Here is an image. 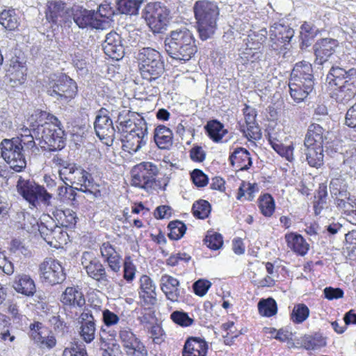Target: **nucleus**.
Wrapping results in <instances>:
<instances>
[{
  "mask_svg": "<svg viewBox=\"0 0 356 356\" xmlns=\"http://www.w3.org/2000/svg\"><path fill=\"white\" fill-rule=\"evenodd\" d=\"M325 84L334 90L332 97L338 103H348L356 95V68L347 70L333 65L327 74Z\"/></svg>",
  "mask_w": 356,
  "mask_h": 356,
  "instance_id": "nucleus-1",
  "label": "nucleus"
},
{
  "mask_svg": "<svg viewBox=\"0 0 356 356\" xmlns=\"http://www.w3.org/2000/svg\"><path fill=\"white\" fill-rule=\"evenodd\" d=\"M165 49L172 58L188 61L197 51L193 33L186 27L171 31L164 40Z\"/></svg>",
  "mask_w": 356,
  "mask_h": 356,
  "instance_id": "nucleus-2",
  "label": "nucleus"
},
{
  "mask_svg": "<svg viewBox=\"0 0 356 356\" xmlns=\"http://www.w3.org/2000/svg\"><path fill=\"white\" fill-rule=\"evenodd\" d=\"M59 175L63 181L67 180L72 184L80 186V188L76 187V189L86 193L90 202L102 197L99 184L95 183L92 175L81 166L67 164V166L59 170Z\"/></svg>",
  "mask_w": 356,
  "mask_h": 356,
  "instance_id": "nucleus-3",
  "label": "nucleus"
},
{
  "mask_svg": "<svg viewBox=\"0 0 356 356\" xmlns=\"http://www.w3.org/2000/svg\"><path fill=\"white\" fill-rule=\"evenodd\" d=\"M193 11L200 38L202 40H207L216 30L219 8L215 1L199 0L194 3Z\"/></svg>",
  "mask_w": 356,
  "mask_h": 356,
  "instance_id": "nucleus-4",
  "label": "nucleus"
},
{
  "mask_svg": "<svg viewBox=\"0 0 356 356\" xmlns=\"http://www.w3.org/2000/svg\"><path fill=\"white\" fill-rule=\"evenodd\" d=\"M60 125V121L54 124L45 122L43 125L40 124L32 129L35 139L40 140L42 148L56 152L65 147L64 130Z\"/></svg>",
  "mask_w": 356,
  "mask_h": 356,
  "instance_id": "nucleus-5",
  "label": "nucleus"
},
{
  "mask_svg": "<svg viewBox=\"0 0 356 356\" xmlns=\"http://www.w3.org/2000/svg\"><path fill=\"white\" fill-rule=\"evenodd\" d=\"M140 72L143 79L152 82L164 72V63L161 54L150 47L141 49L138 54Z\"/></svg>",
  "mask_w": 356,
  "mask_h": 356,
  "instance_id": "nucleus-6",
  "label": "nucleus"
},
{
  "mask_svg": "<svg viewBox=\"0 0 356 356\" xmlns=\"http://www.w3.org/2000/svg\"><path fill=\"white\" fill-rule=\"evenodd\" d=\"M76 83L65 74L50 78L47 87V94L62 103H67L77 94Z\"/></svg>",
  "mask_w": 356,
  "mask_h": 356,
  "instance_id": "nucleus-7",
  "label": "nucleus"
},
{
  "mask_svg": "<svg viewBox=\"0 0 356 356\" xmlns=\"http://www.w3.org/2000/svg\"><path fill=\"white\" fill-rule=\"evenodd\" d=\"M159 168L151 162H142L135 165L131 171V184L147 192L156 190L159 182L156 180Z\"/></svg>",
  "mask_w": 356,
  "mask_h": 356,
  "instance_id": "nucleus-8",
  "label": "nucleus"
},
{
  "mask_svg": "<svg viewBox=\"0 0 356 356\" xmlns=\"http://www.w3.org/2000/svg\"><path fill=\"white\" fill-rule=\"evenodd\" d=\"M2 158L16 172H21L26 166L24 149L18 138L3 139L0 143Z\"/></svg>",
  "mask_w": 356,
  "mask_h": 356,
  "instance_id": "nucleus-9",
  "label": "nucleus"
},
{
  "mask_svg": "<svg viewBox=\"0 0 356 356\" xmlns=\"http://www.w3.org/2000/svg\"><path fill=\"white\" fill-rule=\"evenodd\" d=\"M169 15L170 10L161 2L147 3L143 13L147 25L154 33H161L165 29Z\"/></svg>",
  "mask_w": 356,
  "mask_h": 356,
  "instance_id": "nucleus-10",
  "label": "nucleus"
},
{
  "mask_svg": "<svg viewBox=\"0 0 356 356\" xmlns=\"http://www.w3.org/2000/svg\"><path fill=\"white\" fill-rule=\"evenodd\" d=\"M18 193L30 204L35 205L40 200L44 204H49L51 195L47 191L44 187L36 185L29 180H25L21 177L17 182Z\"/></svg>",
  "mask_w": 356,
  "mask_h": 356,
  "instance_id": "nucleus-11",
  "label": "nucleus"
},
{
  "mask_svg": "<svg viewBox=\"0 0 356 356\" xmlns=\"http://www.w3.org/2000/svg\"><path fill=\"white\" fill-rule=\"evenodd\" d=\"M42 282L51 286L62 283L66 278L60 264L52 258H46L39 266Z\"/></svg>",
  "mask_w": 356,
  "mask_h": 356,
  "instance_id": "nucleus-12",
  "label": "nucleus"
},
{
  "mask_svg": "<svg viewBox=\"0 0 356 356\" xmlns=\"http://www.w3.org/2000/svg\"><path fill=\"white\" fill-rule=\"evenodd\" d=\"M81 264L89 277L95 280L102 285H108L109 279L106 269L101 261L93 257L92 253L89 252H83L81 257Z\"/></svg>",
  "mask_w": 356,
  "mask_h": 356,
  "instance_id": "nucleus-13",
  "label": "nucleus"
},
{
  "mask_svg": "<svg viewBox=\"0 0 356 356\" xmlns=\"http://www.w3.org/2000/svg\"><path fill=\"white\" fill-rule=\"evenodd\" d=\"M270 47L273 50L286 49L291 38L294 35V30L289 26L275 23L270 28Z\"/></svg>",
  "mask_w": 356,
  "mask_h": 356,
  "instance_id": "nucleus-14",
  "label": "nucleus"
},
{
  "mask_svg": "<svg viewBox=\"0 0 356 356\" xmlns=\"http://www.w3.org/2000/svg\"><path fill=\"white\" fill-rule=\"evenodd\" d=\"M73 19L80 29H105V19L97 18L95 10H76L73 13Z\"/></svg>",
  "mask_w": 356,
  "mask_h": 356,
  "instance_id": "nucleus-15",
  "label": "nucleus"
},
{
  "mask_svg": "<svg viewBox=\"0 0 356 356\" xmlns=\"http://www.w3.org/2000/svg\"><path fill=\"white\" fill-rule=\"evenodd\" d=\"M102 48L106 55L117 60L124 56V47L120 35L115 31L106 34L102 43Z\"/></svg>",
  "mask_w": 356,
  "mask_h": 356,
  "instance_id": "nucleus-16",
  "label": "nucleus"
},
{
  "mask_svg": "<svg viewBox=\"0 0 356 356\" xmlns=\"http://www.w3.org/2000/svg\"><path fill=\"white\" fill-rule=\"evenodd\" d=\"M338 46L337 40L332 38H323L316 41L313 46V51L315 55L314 63L317 65H323L335 52Z\"/></svg>",
  "mask_w": 356,
  "mask_h": 356,
  "instance_id": "nucleus-17",
  "label": "nucleus"
},
{
  "mask_svg": "<svg viewBox=\"0 0 356 356\" xmlns=\"http://www.w3.org/2000/svg\"><path fill=\"white\" fill-rule=\"evenodd\" d=\"M70 16L65 3L62 1H51L47 3L45 17L48 22L56 26L65 24Z\"/></svg>",
  "mask_w": 356,
  "mask_h": 356,
  "instance_id": "nucleus-18",
  "label": "nucleus"
},
{
  "mask_svg": "<svg viewBox=\"0 0 356 356\" xmlns=\"http://www.w3.org/2000/svg\"><path fill=\"white\" fill-rule=\"evenodd\" d=\"M243 112L245 116L246 130L243 125L241 127V131L249 140H259L261 138V133L259 126L256 122V110L245 104Z\"/></svg>",
  "mask_w": 356,
  "mask_h": 356,
  "instance_id": "nucleus-19",
  "label": "nucleus"
},
{
  "mask_svg": "<svg viewBox=\"0 0 356 356\" xmlns=\"http://www.w3.org/2000/svg\"><path fill=\"white\" fill-rule=\"evenodd\" d=\"M289 80L305 83L309 88L310 85L314 86L312 65L305 61L297 63L291 71Z\"/></svg>",
  "mask_w": 356,
  "mask_h": 356,
  "instance_id": "nucleus-20",
  "label": "nucleus"
},
{
  "mask_svg": "<svg viewBox=\"0 0 356 356\" xmlns=\"http://www.w3.org/2000/svg\"><path fill=\"white\" fill-rule=\"evenodd\" d=\"M140 284L139 296L144 305L149 307L154 305L157 302L156 286L151 278L143 275L140 279Z\"/></svg>",
  "mask_w": 356,
  "mask_h": 356,
  "instance_id": "nucleus-21",
  "label": "nucleus"
},
{
  "mask_svg": "<svg viewBox=\"0 0 356 356\" xmlns=\"http://www.w3.org/2000/svg\"><path fill=\"white\" fill-rule=\"evenodd\" d=\"M179 282L177 279L164 275L161 278V289L166 298L172 302H177L182 296V291L179 287Z\"/></svg>",
  "mask_w": 356,
  "mask_h": 356,
  "instance_id": "nucleus-22",
  "label": "nucleus"
},
{
  "mask_svg": "<svg viewBox=\"0 0 356 356\" xmlns=\"http://www.w3.org/2000/svg\"><path fill=\"white\" fill-rule=\"evenodd\" d=\"M207 350L208 345L204 339L191 337L185 341L182 356H206Z\"/></svg>",
  "mask_w": 356,
  "mask_h": 356,
  "instance_id": "nucleus-23",
  "label": "nucleus"
},
{
  "mask_svg": "<svg viewBox=\"0 0 356 356\" xmlns=\"http://www.w3.org/2000/svg\"><path fill=\"white\" fill-rule=\"evenodd\" d=\"M12 286L19 293L26 296H32L36 291L34 280L30 275L21 273L15 276Z\"/></svg>",
  "mask_w": 356,
  "mask_h": 356,
  "instance_id": "nucleus-24",
  "label": "nucleus"
},
{
  "mask_svg": "<svg viewBox=\"0 0 356 356\" xmlns=\"http://www.w3.org/2000/svg\"><path fill=\"white\" fill-rule=\"evenodd\" d=\"M94 128L99 139H106L111 143L113 142L117 129L111 118H102L99 120H95Z\"/></svg>",
  "mask_w": 356,
  "mask_h": 356,
  "instance_id": "nucleus-25",
  "label": "nucleus"
},
{
  "mask_svg": "<svg viewBox=\"0 0 356 356\" xmlns=\"http://www.w3.org/2000/svg\"><path fill=\"white\" fill-rule=\"evenodd\" d=\"M326 139L325 129L319 124L313 123L308 128L304 140V146H323L324 141Z\"/></svg>",
  "mask_w": 356,
  "mask_h": 356,
  "instance_id": "nucleus-26",
  "label": "nucleus"
},
{
  "mask_svg": "<svg viewBox=\"0 0 356 356\" xmlns=\"http://www.w3.org/2000/svg\"><path fill=\"white\" fill-rule=\"evenodd\" d=\"M139 115L138 113L127 110L119 112L115 122L117 133L120 136L128 133Z\"/></svg>",
  "mask_w": 356,
  "mask_h": 356,
  "instance_id": "nucleus-27",
  "label": "nucleus"
},
{
  "mask_svg": "<svg viewBox=\"0 0 356 356\" xmlns=\"http://www.w3.org/2000/svg\"><path fill=\"white\" fill-rule=\"evenodd\" d=\"M60 301L70 307H82L86 304L83 293L76 287H67L61 295Z\"/></svg>",
  "mask_w": 356,
  "mask_h": 356,
  "instance_id": "nucleus-28",
  "label": "nucleus"
},
{
  "mask_svg": "<svg viewBox=\"0 0 356 356\" xmlns=\"http://www.w3.org/2000/svg\"><path fill=\"white\" fill-rule=\"evenodd\" d=\"M122 149L129 153H136L147 144L148 138H141L134 134H126L120 136Z\"/></svg>",
  "mask_w": 356,
  "mask_h": 356,
  "instance_id": "nucleus-29",
  "label": "nucleus"
},
{
  "mask_svg": "<svg viewBox=\"0 0 356 356\" xmlns=\"http://www.w3.org/2000/svg\"><path fill=\"white\" fill-rule=\"evenodd\" d=\"M172 131L164 125H159L154 129V140L159 149H168L172 145Z\"/></svg>",
  "mask_w": 356,
  "mask_h": 356,
  "instance_id": "nucleus-30",
  "label": "nucleus"
},
{
  "mask_svg": "<svg viewBox=\"0 0 356 356\" xmlns=\"http://www.w3.org/2000/svg\"><path fill=\"white\" fill-rule=\"evenodd\" d=\"M229 160L232 166L236 163L241 170H247L252 164L250 152L243 147H238L231 154Z\"/></svg>",
  "mask_w": 356,
  "mask_h": 356,
  "instance_id": "nucleus-31",
  "label": "nucleus"
},
{
  "mask_svg": "<svg viewBox=\"0 0 356 356\" xmlns=\"http://www.w3.org/2000/svg\"><path fill=\"white\" fill-rule=\"evenodd\" d=\"M52 215L60 226L73 229L77 222L78 217L76 212L70 209L64 210L56 209Z\"/></svg>",
  "mask_w": 356,
  "mask_h": 356,
  "instance_id": "nucleus-32",
  "label": "nucleus"
},
{
  "mask_svg": "<svg viewBox=\"0 0 356 356\" xmlns=\"http://www.w3.org/2000/svg\"><path fill=\"white\" fill-rule=\"evenodd\" d=\"M314 86V85H310L309 88L306 86L305 83H302L291 80L289 81L290 95L297 103L304 101L312 92Z\"/></svg>",
  "mask_w": 356,
  "mask_h": 356,
  "instance_id": "nucleus-33",
  "label": "nucleus"
},
{
  "mask_svg": "<svg viewBox=\"0 0 356 356\" xmlns=\"http://www.w3.org/2000/svg\"><path fill=\"white\" fill-rule=\"evenodd\" d=\"M205 132L210 139L215 143L221 142L222 138L228 133L224 128V124L218 120H211L204 127Z\"/></svg>",
  "mask_w": 356,
  "mask_h": 356,
  "instance_id": "nucleus-34",
  "label": "nucleus"
},
{
  "mask_svg": "<svg viewBox=\"0 0 356 356\" xmlns=\"http://www.w3.org/2000/svg\"><path fill=\"white\" fill-rule=\"evenodd\" d=\"M318 33L319 30L316 26L307 22H304L300 26V49L305 50L311 46L314 38Z\"/></svg>",
  "mask_w": 356,
  "mask_h": 356,
  "instance_id": "nucleus-35",
  "label": "nucleus"
},
{
  "mask_svg": "<svg viewBox=\"0 0 356 356\" xmlns=\"http://www.w3.org/2000/svg\"><path fill=\"white\" fill-rule=\"evenodd\" d=\"M323 146H304L302 149L306 156L308 164L312 167L318 168L323 164Z\"/></svg>",
  "mask_w": 356,
  "mask_h": 356,
  "instance_id": "nucleus-36",
  "label": "nucleus"
},
{
  "mask_svg": "<svg viewBox=\"0 0 356 356\" xmlns=\"http://www.w3.org/2000/svg\"><path fill=\"white\" fill-rule=\"evenodd\" d=\"M330 191L332 197L334 199V204L337 200L346 198L350 193L348 191V185L344 179L337 177L332 179L330 182Z\"/></svg>",
  "mask_w": 356,
  "mask_h": 356,
  "instance_id": "nucleus-37",
  "label": "nucleus"
},
{
  "mask_svg": "<svg viewBox=\"0 0 356 356\" xmlns=\"http://www.w3.org/2000/svg\"><path fill=\"white\" fill-rule=\"evenodd\" d=\"M285 238L289 248L296 253L305 255L307 252L309 245L301 235L291 233L286 234Z\"/></svg>",
  "mask_w": 356,
  "mask_h": 356,
  "instance_id": "nucleus-38",
  "label": "nucleus"
},
{
  "mask_svg": "<svg viewBox=\"0 0 356 356\" xmlns=\"http://www.w3.org/2000/svg\"><path fill=\"white\" fill-rule=\"evenodd\" d=\"M0 24L7 30L15 31L19 25V17L14 9L3 10L0 13Z\"/></svg>",
  "mask_w": 356,
  "mask_h": 356,
  "instance_id": "nucleus-39",
  "label": "nucleus"
},
{
  "mask_svg": "<svg viewBox=\"0 0 356 356\" xmlns=\"http://www.w3.org/2000/svg\"><path fill=\"white\" fill-rule=\"evenodd\" d=\"M297 343L306 350H314L325 346L326 342L320 334H315L314 335H305L297 341Z\"/></svg>",
  "mask_w": 356,
  "mask_h": 356,
  "instance_id": "nucleus-40",
  "label": "nucleus"
},
{
  "mask_svg": "<svg viewBox=\"0 0 356 356\" xmlns=\"http://www.w3.org/2000/svg\"><path fill=\"white\" fill-rule=\"evenodd\" d=\"M145 0H117V8L122 14H138L141 3Z\"/></svg>",
  "mask_w": 356,
  "mask_h": 356,
  "instance_id": "nucleus-41",
  "label": "nucleus"
},
{
  "mask_svg": "<svg viewBox=\"0 0 356 356\" xmlns=\"http://www.w3.org/2000/svg\"><path fill=\"white\" fill-rule=\"evenodd\" d=\"M268 141L273 149L281 156L286 158L289 161L293 159V146L292 145L285 146L271 136H269Z\"/></svg>",
  "mask_w": 356,
  "mask_h": 356,
  "instance_id": "nucleus-42",
  "label": "nucleus"
},
{
  "mask_svg": "<svg viewBox=\"0 0 356 356\" xmlns=\"http://www.w3.org/2000/svg\"><path fill=\"white\" fill-rule=\"evenodd\" d=\"M327 196V186L325 184H319L316 194L314 195V209L316 215H319L326 204Z\"/></svg>",
  "mask_w": 356,
  "mask_h": 356,
  "instance_id": "nucleus-43",
  "label": "nucleus"
},
{
  "mask_svg": "<svg viewBox=\"0 0 356 356\" xmlns=\"http://www.w3.org/2000/svg\"><path fill=\"white\" fill-rule=\"evenodd\" d=\"M335 205L339 210L343 212L346 216H351L356 211V198L350 193L346 195V198L337 200Z\"/></svg>",
  "mask_w": 356,
  "mask_h": 356,
  "instance_id": "nucleus-44",
  "label": "nucleus"
},
{
  "mask_svg": "<svg viewBox=\"0 0 356 356\" xmlns=\"http://www.w3.org/2000/svg\"><path fill=\"white\" fill-rule=\"evenodd\" d=\"M258 310L261 316H273L277 312L276 301L273 298L261 299L258 302Z\"/></svg>",
  "mask_w": 356,
  "mask_h": 356,
  "instance_id": "nucleus-45",
  "label": "nucleus"
},
{
  "mask_svg": "<svg viewBox=\"0 0 356 356\" xmlns=\"http://www.w3.org/2000/svg\"><path fill=\"white\" fill-rule=\"evenodd\" d=\"M259 207L264 216L270 217L275 208L273 197L268 193L263 195L259 199Z\"/></svg>",
  "mask_w": 356,
  "mask_h": 356,
  "instance_id": "nucleus-46",
  "label": "nucleus"
},
{
  "mask_svg": "<svg viewBox=\"0 0 356 356\" xmlns=\"http://www.w3.org/2000/svg\"><path fill=\"white\" fill-rule=\"evenodd\" d=\"M31 118L35 120L31 125L32 129L37 127L40 124L43 125L45 122L54 124L59 122L58 119L54 115L38 109L35 111V113L31 115Z\"/></svg>",
  "mask_w": 356,
  "mask_h": 356,
  "instance_id": "nucleus-47",
  "label": "nucleus"
},
{
  "mask_svg": "<svg viewBox=\"0 0 356 356\" xmlns=\"http://www.w3.org/2000/svg\"><path fill=\"white\" fill-rule=\"evenodd\" d=\"M192 211L195 217L200 219H204L207 218L211 213V207L208 201L200 200L193 204Z\"/></svg>",
  "mask_w": 356,
  "mask_h": 356,
  "instance_id": "nucleus-48",
  "label": "nucleus"
},
{
  "mask_svg": "<svg viewBox=\"0 0 356 356\" xmlns=\"http://www.w3.org/2000/svg\"><path fill=\"white\" fill-rule=\"evenodd\" d=\"M309 315V309L307 305L302 303L294 306L291 314V321L297 324L304 322Z\"/></svg>",
  "mask_w": 356,
  "mask_h": 356,
  "instance_id": "nucleus-49",
  "label": "nucleus"
},
{
  "mask_svg": "<svg viewBox=\"0 0 356 356\" xmlns=\"http://www.w3.org/2000/svg\"><path fill=\"white\" fill-rule=\"evenodd\" d=\"M38 227L41 236L50 245L52 244V241L50 239L55 238L54 235L56 232V229H60V227L55 225L53 222L49 223L41 222L40 225H38Z\"/></svg>",
  "mask_w": 356,
  "mask_h": 356,
  "instance_id": "nucleus-50",
  "label": "nucleus"
},
{
  "mask_svg": "<svg viewBox=\"0 0 356 356\" xmlns=\"http://www.w3.org/2000/svg\"><path fill=\"white\" fill-rule=\"evenodd\" d=\"M124 349L128 356H147L148 355L147 348L139 338Z\"/></svg>",
  "mask_w": 356,
  "mask_h": 356,
  "instance_id": "nucleus-51",
  "label": "nucleus"
},
{
  "mask_svg": "<svg viewBox=\"0 0 356 356\" xmlns=\"http://www.w3.org/2000/svg\"><path fill=\"white\" fill-rule=\"evenodd\" d=\"M170 229L168 237L171 240H179L186 233V226L180 220L171 221L168 226Z\"/></svg>",
  "mask_w": 356,
  "mask_h": 356,
  "instance_id": "nucleus-52",
  "label": "nucleus"
},
{
  "mask_svg": "<svg viewBox=\"0 0 356 356\" xmlns=\"http://www.w3.org/2000/svg\"><path fill=\"white\" fill-rule=\"evenodd\" d=\"M127 134H134L141 138H148V127L145 119L139 115Z\"/></svg>",
  "mask_w": 356,
  "mask_h": 356,
  "instance_id": "nucleus-53",
  "label": "nucleus"
},
{
  "mask_svg": "<svg viewBox=\"0 0 356 356\" xmlns=\"http://www.w3.org/2000/svg\"><path fill=\"white\" fill-rule=\"evenodd\" d=\"M172 321L181 327H188L191 325L194 319L190 317L188 313L183 311H175L170 314Z\"/></svg>",
  "mask_w": 356,
  "mask_h": 356,
  "instance_id": "nucleus-54",
  "label": "nucleus"
},
{
  "mask_svg": "<svg viewBox=\"0 0 356 356\" xmlns=\"http://www.w3.org/2000/svg\"><path fill=\"white\" fill-rule=\"evenodd\" d=\"M80 334L86 343H90L95 339L96 331L95 322H85L81 324Z\"/></svg>",
  "mask_w": 356,
  "mask_h": 356,
  "instance_id": "nucleus-55",
  "label": "nucleus"
},
{
  "mask_svg": "<svg viewBox=\"0 0 356 356\" xmlns=\"http://www.w3.org/2000/svg\"><path fill=\"white\" fill-rule=\"evenodd\" d=\"M204 241L208 248L214 250L220 249L223 245L222 236L217 232H208Z\"/></svg>",
  "mask_w": 356,
  "mask_h": 356,
  "instance_id": "nucleus-56",
  "label": "nucleus"
},
{
  "mask_svg": "<svg viewBox=\"0 0 356 356\" xmlns=\"http://www.w3.org/2000/svg\"><path fill=\"white\" fill-rule=\"evenodd\" d=\"M191 177L193 184L197 187H204L208 184L207 175L200 169L193 170L191 173Z\"/></svg>",
  "mask_w": 356,
  "mask_h": 356,
  "instance_id": "nucleus-57",
  "label": "nucleus"
},
{
  "mask_svg": "<svg viewBox=\"0 0 356 356\" xmlns=\"http://www.w3.org/2000/svg\"><path fill=\"white\" fill-rule=\"evenodd\" d=\"M211 286V283L209 280L200 279L193 283V289L196 295L202 297L207 293Z\"/></svg>",
  "mask_w": 356,
  "mask_h": 356,
  "instance_id": "nucleus-58",
  "label": "nucleus"
},
{
  "mask_svg": "<svg viewBox=\"0 0 356 356\" xmlns=\"http://www.w3.org/2000/svg\"><path fill=\"white\" fill-rule=\"evenodd\" d=\"M43 327V324L39 321H34L29 325V336L35 343L41 340L42 336V329Z\"/></svg>",
  "mask_w": 356,
  "mask_h": 356,
  "instance_id": "nucleus-59",
  "label": "nucleus"
},
{
  "mask_svg": "<svg viewBox=\"0 0 356 356\" xmlns=\"http://www.w3.org/2000/svg\"><path fill=\"white\" fill-rule=\"evenodd\" d=\"M136 273V267L132 263L130 257H126L124 261V278L127 282L134 280Z\"/></svg>",
  "mask_w": 356,
  "mask_h": 356,
  "instance_id": "nucleus-60",
  "label": "nucleus"
},
{
  "mask_svg": "<svg viewBox=\"0 0 356 356\" xmlns=\"http://www.w3.org/2000/svg\"><path fill=\"white\" fill-rule=\"evenodd\" d=\"M56 339L55 336L50 332L49 334L46 336H42L41 340L37 341L36 344L40 348L52 349L56 345Z\"/></svg>",
  "mask_w": 356,
  "mask_h": 356,
  "instance_id": "nucleus-61",
  "label": "nucleus"
},
{
  "mask_svg": "<svg viewBox=\"0 0 356 356\" xmlns=\"http://www.w3.org/2000/svg\"><path fill=\"white\" fill-rule=\"evenodd\" d=\"M113 14L114 13L111 10V8L109 6V5H100L99 10L95 12L97 18L106 20L105 27L108 24V20L111 19Z\"/></svg>",
  "mask_w": 356,
  "mask_h": 356,
  "instance_id": "nucleus-62",
  "label": "nucleus"
},
{
  "mask_svg": "<svg viewBox=\"0 0 356 356\" xmlns=\"http://www.w3.org/2000/svg\"><path fill=\"white\" fill-rule=\"evenodd\" d=\"M119 336L124 348L138 339L130 328H124L121 330L120 331Z\"/></svg>",
  "mask_w": 356,
  "mask_h": 356,
  "instance_id": "nucleus-63",
  "label": "nucleus"
},
{
  "mask_svg": "<svg viewBox=\"0 0 356 356\" xmlns=\"http://www.w3.org/2000/svg\"><path fill=\"white\" fill-rule=\"evenodd\" d=\"M345 124L352 128H356V102L347 111Z\"/></svg>",
  "mask_w": 356,
  "mask_h": 356,
  "instance_id": "nucleus-64",
  "label": "nucleus"
}]
</instances>
